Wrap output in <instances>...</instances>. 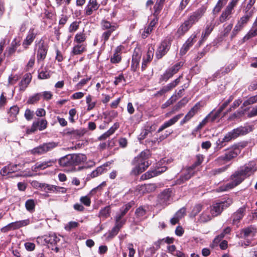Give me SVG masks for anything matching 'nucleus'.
I'll list each match as a JSON object with an SVG mask.
<instances>
[{"label": "nucleus", "instance_id": "nucleus-22", "mask_svg": "<svg viewBox=\"0 0 257 257\" xmlns=\"http://www.w3.org/2000/svg\"><path fill=\"white\" fill-rule=\"evenodd\" d=\"M171 192L170 189H166L161 193L159 195V201L161 204L167 205L171 202Z\"/></svg>", "mask_w": 257, "mask_h": 257}, {"label": "nucleus", "instance_id": "nucleus-63", "mask_svg": "<svg viewBox=\"0 0 257 257\" xmlns=\"http://www.w3.org/2000/svg\"><path fill=\"white\" fill-rule=\"evenodd\" d=\"M153 57V54L151 52H148L147 54V57L146 59H144L142 64V70L145 69L147 67V64L149 62Z\"/></svg>", "mask_w": 257, "mask_h": 257}, {"label": "nucleus", "instance_id": "nucleus-51", "mask_svg": "<svg viewBox=\"0 0 257 257\" xmlns=\"http://www.w3.org/2000/svg\"><path fill=\"white\" fill-rule=\"evenodd\" d=\"M241 233L242 235V237L245 238L249 236H254V232L253 231V229L249 227L242 229Z\"/></svg>", "mask_w": 257, "mask_h": 257}, {"label": "nucleus", "instance_id": "nucleus-18", "mask_svg": "<svg viewBox=\"0 0 257 257\" xmlns=\"http://www.w3.org/2000/svg\"><path fill=\"white\" fill-rule=\"evenodd\" d=\"M246 207L243 206L239 208L231 215L232 224L237 225L245 214Z\"/></svg>", "mask_w": 257, "mask_h": 257}, {"label": "nucleus", "instance_id": "nucleus-20", "mask_svg": "<svg viewBox=\"0 0 257 257\" xmlns=\"http://www.w3.org/2000/svg\"><path fill=\"white\" fill-rule=\"evenodd\" d=\"M99 6L100 5L97 3V0H89L85 7L84 14L87 16L91 15L94 12L98 9Z\"/></svg>", "mask_w": 257, "mask_h": 257}, {"label": "nucleus", "instance_id": "nucleus-44", "mask_svg": "<svg viewBox=\"0 0 257 257\" xmlns=\"http://www.w3.org/2000/svg\"><path fill=\"white\" fill-rule=\"evenodd\" d=\"M41 97L42 94L41 93H37L34 94V95L30 96L29 97L27 101V103L30 104H35L39 101Z\"/></svg>", "mask_w": 257, "mask_h": 257}, {"label": "nucleus", "instance_id": "nucleus-15", "mask_svg": "<svg viewBox=\"0 0 257 257\" xmlns=\"http://www.w3.org/2000/svg\"><path fill=\"white\" fill-rule=\"evenodd\" d=\"M236 6L231 3H229L225 9L222 12L219 16V21L221 23H224L229 20L233 14L234 8Z\"/></svg>", "mask_w": 257, "mask_h": 257}, {"label": "nucleus", "instance_id": "nucleus-54", "mask_svg": "<svg viewBox=\"0 0 257 257\" xmlns=\"http://www.w3.org/2000/svg\"><path fill=\"white\" fill-rule=\"evenodd\" d=\"M204 157L203 155L198 154L196 156V161L191 166L194 169L196 170V167L199 166L203 161Z\"/></svg>", "mask_w": 257, "mask_h": 257}, {"label": "nucleus", "instance_id": "nucleus-42", "mask_svg": "<svg viewBox=\"0 0 257 257\" xmlns=\"http://www.w3.org/2000/svg\"><path fill=\"white\" fill-rule=\"evenodd\" d=\"M226 3L225 0H218L212 11L213 14L217 15L220 12L223 6L226 5Z\"/></svg>", "mask_w": 257, "mask_h": 257}, {"label": "nucleus", "instance_id": "nucleus-5", "mask_svg": "<svg viewBox=\"0 0 257 257\" xmlns=\"http://www.w3.org/2000/svg\"><path fill=\"white\" fill-rule=\"evenodd\" d=\"M232 202V199L228 198L224 201L213 204L210 206V208H209L210 214H212L213 217L219 215L224 208L229 207Z\"/></svg>", "mask_w": 257, "mask_h": 257}, {"label": "nucleus", "instance_id": "nucleus-61", "mask_svg": "<svg viewBox=\"0 0 257 257\" xmlns=\"http://www.w3.org/2000/svg\"><path fill=\"white\" fill-rule=\"evenodd\" d=\"M135 214L137 217L142 218L145 216L146 214V210L143 206H140L136 210Z\"/></svg>", "mask_w": 257, "mask_h": 257}, {"label": "nucleus", "instance_id": "nucleus-30", "mask_svg": "<svg viewBox=\"0 0 257 257\" xmlns=\"http://www.w3.org/2000/svg\"><path fill=\"white\" fill-rule=\"evenodd\" d=\"M214 28V25L213 22H210L206 25L204 30L202 33L201 40L200 41V43H202V41H204L211 34Z\"/></svg>", "mask_w": 257, "mask_h": 257}, {"label": "nucleus", "instance_id": "nucleus-13", "mask_svg": "<svg viewBox=\"0 0 257 257\" xmlns=\"http://www.w3.org/2000/svg\"><path fill=\"white\" fill-rule=\"evenodd\" d=\"M239 170L246 178L253 174L257 170V166L254 162L251 161L241 167Z\"/></svg>", "mask_w": 257, "mask_h": 257}, {"label": "nucleus", "instance_id": "nucleus-23", "mask_svg": "<svg viewBox=\"0 0 257 257\" xmlns=\"http://www.w3.org/2000/svg\"><path fill=\"white\" fill-rule=\"evenodd\" d=\"M37 35V33L34 28H31L28 31L26 38L23 42V46L26 49L31 45Z\"/></svg>", "mask_w": 257, "mask_h": 257}, {"label": "nucleus", "instance_id": "nucleus-45", "mask_svg": "<svg viewBox=\"0 0 257 257\" xmlns=\"http://www.w3.org/2000/svg\"><path fill=\"white\" fill-rule=\"evenodd\" d=\"M86 39L85 34L83 32H79L76 34L74 38V42L77 44L83 43Z\"/></svg>", "mask_w": 257, "mask_h": 257}, {"label": "nucleus", "instance_id": "nucleus-31", "mask_svg": "<svg viewBox=\"0 0 257 257\" xmlns=\"http://www.w3.org/2000/svg\"><path fill=\"white\" fill-rule=\"evenodd\" d=\"M119 127V124L118 122H115L113 125L105 133L102 134L98 138L99 140H105L106 138L109 137L110 135H112L116 130H117Z\"/></svg>", "mask_w": 257, "mask_h": 257}, {"label": "nucleus", "instance_id": "nucleus-58", "mask_svg": "<svg viewBox=\"0 0 257 257\" xmlns=\"http://www.w3.org/2000/svg\"><path fill=\"white\" fill-rule=\"evenodd\" d=\"M102 27L103 29H108V30H112V32L115 30L117 26L115 25H111L108 21H103L102 22Z\"/></svg>", "mask_w": 257, "mask_h": 257}, {"label": "nucleus", "instance_id": "nucleus-48", "mask_svg": "<svg viewBox=\"0 0 257 257\" xmlns=\"http://www.w3.org/2000/svg\"><path fill=\"white\" fill-rule=\"evenodd\" d=\"M51 71L44 69L41 71H39L38 78L41 79H48L51 76Z\"/></svg>", "mask_w": 257, "mask_h": 257}, {"label": "nucleus", "instance_id": "nucleus-62", "mask_svg": "<svg viewBox=\"0 0 257 257\" xmlns=\"http://www.w3.org/2000/svg\"><path fill=\"white\" fill-rule=\"evenodd\" d=\"M103 171L104 168L102 166H100L97 167L95 170L92 171L90 174V176L91 178H94L101 174L103 172Z\"/></svg>", "mask_w": 257, "mask_h": 257}, {"label": "nucleus", "instance_id": "nucleus-19", "mask_svg": "<svg viewBox=\"0 0 257 257\" xmlns=\"http://www.w3.org/2000/svg\"><path fill=\"white\" fill-rule=\"evenodd\" d=\"M182 75L176 78L175 80L163 87L159 91L155 94V96H162L175 87L180 82Z\"/></svg>", "mask_w": 257, "mask_h": 257}, {"label": "nucleus", "instance_id": "nucleus-12", "mask_svg": "<svg viewBox=\"0 0 257 257\" xmlns=\"http://www.w3.org/2000/svg\"><path fill=\"white\" fill-rule=\"evenodd\" d=\"M60 236H57L55 233H51L49 235L38 237L37 240L39 243L43 244H50L52 245H55L60 240Z\"/></svg>", "mask_w": 257, "mask_h": 257}, {"label": "nucleus", "instance_id": "nucleus-60", "mask_svg": "<svg viewBox=\"0 0 257 257\" xmlns=\"http://www.w3.org/2000/svg\"><path fill=\"white\" fill-rule=\"evenodd\" d=\"M20 79V76L18 74L9 76L8 78V85H13L15 84Z\"/></svg>", "mask_w": 257, "mask_h": 257}, {"label": "nucleus", "instance_id": "nucleus-4", "mask_svg": "<svg viewBox=\"0 0 257 257\" xmlns=\"http://www.w3.org/2000/svg\"><path fill=\"white\" fill-rule=\"evenodd\" d=\"M59 163L61 166L65 168V170L67 172L79 171L86 168L85 166L74 167L71 154L60 158Z\"/></svg>", "mask_w": 257, "mask_h": 257}, {"label": "nucleus", "instance_id": "nucleus-25", "mask_svg": "<svg viewBox=\"0 0 257 257\" xmlns=\"http://www.w3.org/2000/svg\"><path fill=\"white\" fill-rule=\"evenodd\" d=\"M200 108V102H197L187 113L184 118L180 121V124L183 125L188 122L199 110Z\"/></svg>", "mask_w": 257, "mask_h": 257}, {"label": "nucleus", "instance_id": "nucleus-59", "mask_svg": "<svg viewBox=\"0 0 257 257\" xmlns=\"http://www.w3.org/2000/svg\"><path fill=\"white\" fill-rule=\"evenodd\" d=\"M174 75L169 69L166 70L165 72L161 76L160 81L166 82L169 78H171Z\"/></svg>", "mask_w": 257, "mask_h": 257}, {"label": "nucleus", "instance_id": "nucleus-2", "mask_svg": "<svg viewBox=\"0 0 257 257\" xmlns=\"http://www.w3.org/2000/svg\"><path fill=\"white\" fill-rule=\"evenodd\" d=\"M251 131V128L250 126H240L233 129L231 132L228 133L222 139H218L216 144L220 148L223 147L225 144L224 143L228 142L232 139H234L240 135H244Z\"/></svg>", "mask_w": 257, "mask_h": 257}, {"label": "nucleus", "instance_id": "nucleus-9", "mask_svg": "<svg viewBox=\"0 0 257 257\" xmlns=\"http://www.w3.org/2000/svg\"><path fill=\"white\" fill-rule=\"evenodd\" d=\"M171 44V37H167L161 43L158 47L156 56L158 59L162 58L169 50Z\"/></svg>", "mask_w": 257, "mask_h": 257}, {"label": "nucleus", "instance_id": "nucleus-47", "mask_svg": "<svg viewBox=\"0 0 257 257\" xmlns=\"http://www.w3.org/2000/svg\"><path fill=\"white\" fill-rule=\"evenodd\" d=\"M229 161L224 154L217 158L214 161V163L216 166H221L226 164Z\"/></svg>", "mask_w": 257, "mask_h": 257}, {"label": "nucleus", "instance_id": "nucleus-57", "mask_svg": "<svg viewBox=\"0 0 257 257\" xmlns=\"http://www.w3.org/2000/svg\"><path fill=\"white\" fill-rule=\"evenodd\" d=\"M86 102L87 104V110L88 111L92 110L95 106L96 102L92 101V97L90 95H88L86 96Z\"/></svg>", "mask_w": 257, "mask_h": 257}, {"label": "nucleus", "instance_id": "nucleus-40", "mask_svg": "<svg viewBox=\"0 0 257 257\" xmlns=\"http://www.w3.org/2000/svg\"><path fill=\"white\" fill-rule=\"evenodd\" d=\"M139 188L140 190L143 191V193H149L155 191L156 188V186L154 184H145L140 186Z\"/></svg>", "mask_w": 257, "mask_h": 257}, {"label": "nucleus", "instance_id": "nucleus-34", "mask_svg": "<svg viewBox=\"0 0 257 257\" xmlns=\"http://www.w3.org/2000/svg\"><path fill=\"white\" fill-rule=\"evenodd\" d=\"M213 216L210 214V210L207 208L204 210L200 215L199 221L202 222H206L212 219Z\"/></svg>", "mask_w": 257, "mask_h": 257}, {"label": "nucleus", "instance_id": "nucleus-46", "mask_svg": "<svg viewBox=\"0 0 257 257\" xmlns=\"http://www.w3.org/2000/svg\"><path fill=\"white\" fill-rule=\"evenodd\" d=\"M35 202L33 199H29L25 202V207L26 209L30 212H33L35 210Z\"/></svg>", "mask_w": 257, "mask_h": 257}, {"label": "nucleus", "instance_id": "nucleus-1", "mask_svg": "<svg viewBox=\"0 0 257 257\" xmlns=\"http://www.w3.org/2000/svg\"><path fill=\"white\" fill-rule=\"evenodd\" d=\"M150 156L149 150L142 152L133 160L135 167L132 171V174L137 175L145 171L150 165L148 159Z\"/></svg>", "mask_w": 257, "mask_h": 257}, {"label": "nucleus", "instance_id": "nucleus-6", "mask_svg": "<svg viewBox=\"0 0 257 257\" xmlns=\"http://www.w3.org/2000/svg\"><path fill=\"white\" fill-rule=\"evenodd\" d=\"M250 13H247L241 17L237 22L231 34V38L232 39L245 26L251 17Z\"/></svg>", "mask_w": 257, "mask_h": 257}, {"label": "nucleus", "instance_id": "nucleus-27", "mask_svg": "<svg viewBox=\"0 0 257 257\" xmlns=\"http://www.w3.org/2000/svg\"><path fill=\"white\" fill-rule=\"evenodd\" d=\"M32 75L31 73L25 74L23 79L19 83V89L21 91H24L28 86L29 84L32 80Z\"/></svg>", "mask_w": 257, "mask_h": 257}, {"label": "nucleus", "instance_id": "nucleus-36", "mask_svg": "<svg viewBox=\"0 0 257 257\" xmlns=\"http://www.w3.org/2000/svg\"><path fill=\"white\" fill-rule=\"evenodd\" d=\"M17 167V165L5 166L1 170L0 173L2 176H7L9 174L16 171Z\"/></svg>", "mask_w": 257, "mask_h": 257}, {"label": "nucleus", "instance_id": "nucleus-56", "mask_svg": "<svg viewBox=\"0 0 257 257\" xmlns=\"http://www.w3.org/2000/svg\"><path fill=\"white\" fill-rule=\"evenodd\" d=\"M110 207L109 206H106L104 207L103 209H101L99 212V216L101 217H103L104 218H107L110 215Z\"/></svg>", "mask_w": 257, "mask_h": 257}, {"label": "nucleus", "instance_id": "nucleus-32", "mask_svg": "<svg viewBox=\"0 0 257 257\" xmlns=\"http://www.w3.org/2000/svg\"><path fill=\"white\" fill-rule=\"evenodd\" d=\"M43 187L44 189L46 192H61L62 193L66 192V189L64 187H58L55 185H49V184H44L43 185Z\"/></svg>", "mask_w": 257, "mask_h": 257}, {"label": "nucleus", "instance_id": "nucleus-55", "mask_svg": "<svg viewBox=\"0 0 257 257\" xmlns=\"http://www.w3.org/2000/svg\"><path fill=\"white\" fill-rule=\"evenodd\" d=\"M184 63L182 61L179 62L169 68L173 75L177 73L179 69L183 66Z\"/></svg>", "mask_w": 257, "mask_h": 257}, {"label": "nucleus", "instance_id": "nucleus-26", "mask_svg": "<svg viewBox=\"0 0 257 257\" xmlns=\"http://www.w3.org/2000/svg\"><path fill=\"white\" fill-rule=\"evenodd\" d=\"M183 113L179 114L178 115H175V116L170 119L168 121H165L162 125L160 126L157 132L160 133L164 129L173 125L176 122H177L180 119V118L183 116Z\"/></svg>", "mask_w": 257, "mask_h": 257}, {"label": "nucleus", "instance_id": "nucleus-11", "mask_svg": "<svg viewBox=\"0 0 257 257\" xmlns=\"http://www.w3.org/2000/svg\"><path fill=\"white\" fill-rule=\"evenodd\" d=\"M133 204V203L129 202L125 204L120 209L119 211L116 213L114 217L115 223L122 226L125 224L126 219H123V217L132 207Z\"/></svg>", "mask_w": 257, "mask_h": 257}, {"label": "nucleus", "instance_id": "nucleus-38", "mask_svg": "<svg viewBox=\"0 0 257 257\" xmlns=\"http://www.w3.org/2000/svg\"><path fill=\"white\" fill-rule=\"evenodd\" d=\"M257 35V25L253 23L252 27L248 33L243 37L244 41L248 40L251 37H255Z\"/></svg>", "mask_w": 257, "mask_h": 257}, {"label": "nucleus", "instance_id": "nucleus-33", "mask_svg": "<svg viewBox=\"0 0 257 257\" xmlns=\"http://www.w3.org/2000/svg\"><path fill=\"white\" fill-rule=\"evenodd\" d=\"M86 45L82 44H77L75 45L71 51V54L74 55H80L83 52L86 51Z\"/></svg>", "mask_w": 257, "mask_h": 257}, {"label": "nucleus", "instance_id": "nucleus-64", "mask_svg": "<svg viewBox=\"0 0 257 257\" xmlns=\"http://www.w3.org/2000/svg\"><path fill=\"white\" fill-rule=\"evenodd\" d=\"M257 102V95L251 96L249 97L246 100H245L243 105L246 106L248 105L252 104Z\"/></svg>", "mask_w": 257, "mask_h": 257}, {"label": "nucleus", "instance_id": "nucleus-29", "mask_svg": "<svg viewBox=\"0 0 257 257\" xmlns=\"http://www.w3.org/2000/svg\"><path fill=\"white\" fill-rule=\"evenodd\" d=\"M192 27V26L189 23V22L187 20L185 21L178 29L176 35L178 37H181L184 35Z\"/></svg>", "mask_w": 257, "mask_h": 257}, {"label": "nucleus", "instance_id": "nucleus-41", "mask_svg": "<svg viewBox=\"0 0 257 257\" xmlns=\"http://www.w3.org/2000/svg\"><path fill=\"white\" fill-rule=\"evenodd\" d=\"M141 59V55L136 52H134L132 56V67L135 71L138 67Z\"/></svg>", "mask_w": 257, "mask_h": 257}, {"label": "nucleus", "instance_id": "nucleus-50", "mask_svg": "<svg viewBox=\"0 0 257 257\" xmlns=\"http://www.w3.org/2000/svg\"><path fill=\"white\" fill-rule=\"evenodd\" d=\"M19 45V43L16 42V40L12 41L11 45L8 49V54L9 56L12 55L16 51L17 47Z\"/></svg>", "mask_w": 257, "mask_h": 257}, {"label": "nucleus", "instance_id": "nucleus-37", "mask_svg": "<svg viewBox=\"0 0 257 257\" xmlns=\"http://www.w3.org/2000/svg\"><path fill=\"white\" fill-rule=\"evenodd\" d=\"M154 130L155 127L153 125L147 126L144 130H142L139 136V139L140 141L144 140L149 134H151V132Z\"/></svg>", "mask_w": 257, "mask_h": 257}, {"label": "nucleus", "instance_id": "nucleus-10", "mask_svg": "<svg viewBox=\"0 0 257 257\" xmlns=\"http://www.w3.org/2000/svg\"><path fill=\"white\" fill-rule=\"evenodd\" d=\"M196 170L192 166L183 169L179 175V178L176 180V184L180 185L185 181L190 179L193 176Z\"/></svg>", "mask_w": 257, "mask_h": 257}, {"label": "nucleus", "instance_id": "nucleus-24", "mask_svg": "<svg viewBox=\"0 0 257 257\" xmlns=\"http://www.w3.org/2000/svg\"><path fill=\"white\" fill-rule=\"evenodd\" d=\"M243 148V146L240 145H235L228 150V151L224 154L227 159L230 161L232 159L236 157V156L240 153V150L239 148Z\"/></svg>", "mask_w": 257, "mask_h": 257}, {"label": "nucleus", "instance_id": "nucleus-14", "mask_svg": "<svg viewBox=\"0 0 257 257\" xmlns=\"http://www.w3.org/2000/svg\"><path fill=\"white\" fill-rule=\"evenodd\" d=\"M48 45L43 40H40L37 45V58L38 62L43 61L47 55Z\"/></svg>", "mask_w": 257, "mask_h": 257}, {"label": "nucleus", "instance_id": "nucleus-21", "mask_svg": "<svg viewBox=\"0 0 257 257\" xmlns=\"http://www.w3.org/2000/svg\"><path fill=\"white\" fill-rule=\"evenodd\" d=\"M197 34H192L187 40L180 49V54L185 55L196 41Z\"/></svg>", "mask_w": 257, "mask_h": 257}, {"label": "nucleus", "instance_id": "nucleus-7", "mask_svg": "<svg viewBox=\"0 0 257 257\" xmlns=\"http://www.w3.org/2000/svg\"><path fill=\"white\" fill-rule=\"evenodd\" d=\"M58 146V143L54 142L44 143L31 150L33 155H42L52 150Z\"/></svg>", "mask_w": 257, "mask_h": 257}, {"label": "nucleus", "instance_id": "nucleus-52", "mask_svg": "<svg viewBox=\"0 0 257 257\" xmlns=\"http://www.w3.org/2000/svg\"><path fill=\"white\" fill-rule=\"evenodd\" d=\"M229 165H226L221 168L215 169L210 172V175H216L225 172L229 167Z\"/></svg>", "mask_w": 257, "mask_h": 257}, {"label": "nucleus", "instance_id": "nucleus-8", "mask_svg": "<svg viewBox=\"0 0 257 257\" xmlns=\"http://www.w3.org/2000/svg\"><path fill=\"white\" fill-rule=\"evenodd\" d=\"M73 165L74 166L77 167L76 166H86V168L88 167H91L95 165V163L92 161H89L87 162L86 165H83V163L86 162L87 160V157L86 155L82 154H71Z\"/></svg>", "mask_w": 257, "mask_h": 257}, {"label": "nucleus", "instance_id": "nucleus-17", "mask_svg": "<svg viewBox=\"0 0 257 257\" xmlns=\"http://www.w3.org/2000/svg\"><path fill=\"white\" fill-rule=\"evenodd\" d=\"M206 12V9L204 7H201L194 12L192 13L186 20L189 23L193 26L197 23L201 18L204 15Z\"/></svg>", "mask_w": 257, "mask_h": 257}, {"label": "nucleus", "instance_id": "nucleus-43", "mask_svg": "<svg viewBox=\"0 0 257 257\" xmlns=\"http://www.w3.org/2000/svg\"><path fill=\"white\" fill-rule=\"evenodd\" d=\"M156 23L157 21L155 20H153L150 22L148 27L147 28H145L144 33L142 34V37L143 38H145L147 37H148V35H149L150 33L152 32Z\"/></svg>", "mask_w": 257, "mask_h": 257}, {"label": "nucleus", "instance_id": "nucleus-53", "mask_svg": "<svg viewBox=\"0 0 257 257\" xmlns=\"http://www.w3.org/2000/svg\"><path fill=\"white\" fill-rule=\"evenodd\" d=\"M34 122L36 124L38 129L40 131H43L47 127V121L46 119H42Z\"/></svg>", "mask_w": 257, "mask_h": 257}, {"label": "nucleus", "instance_id": "nucleus-28", "mask_svg": "<svg viewBox=\"0 0 257 257\" xmlns=\"http://www.w3.org/2000/svg\"><path fill=\"white\" fill-rule=\"evenodd\" d=\"M19 107L17 105L12 106L8 111V122L11 123L17 120V115L19 112Z\"/></svg>", "mask_w": 257, "mask_h": 257}, {"label": "nucleus", "instance_id": "nucleus-39", "mask_svg": "<svg viewBox=\"0 0 257 257\" xmlns=\"http://www.w3.org/2000/svg\"><path fill=\"white\" fill-rule=\"evenodd\" d=\"M55 163L53 160H49L42 163H37L35 165V169L44 170L47 167L52 166Z\"/></svg>", "mask_w": 257, "mask_h": 257}, {"label": "nucleus", "instance_id": "nucleus-3", "mask_svg": "<svg viewBox=\"0 0 257 257\" xmlns=\"http://www.w3.org/2000/svg\"><path fill=\"white\" fill-rule=\"evenodd\" d=\"M245 179L243 174L238 169L231 176V182L220 186L217 189V190L218 192L229 190L240 184Z\"/></svg>", "mask_w": 257, "mask_h": 257}, {"label": "nucleus", "instance_id": "nucleus-16", "mask_svg": "<svg viewBox=\"0 0 257 257\" xmlns=\"http://www.w3.org/2000/svg\"><path fill=\"white\" fill-rule=\"evenodd\" d=\"M167 167L165 166L160 167V164L159 163L156 164L155 169L150 170L142 176L144 179H149L152 177L159 175L161 173L165 172Z\"/></svg>", "mask_w": 257, "mask_h": 257}, {"label": "nucleus", "instance_id": "nucleus-35", "mask_svg": "<svg viewBox=\"0 0 257 257\" xmlns=\"http://www.w3.org/2000/svg\"><path fill=\"white\" fill-rule=\"evenodd\" d=\"M21 228L19 221L10 223L6 226L1 228V231L4 232L11 230H15Z\"/></svg>", "mask_w": 257, "mask_h": 257}, {"label": "nucleus", "instance_id": "nucleus-49", "mask_svg": "<svg viewBox=\"0 0 257 257\" xmlns=\"http://www.w3.org/2000/svg\"><path fill=\"white\" fill-rule=\"evenodd\" d=\"M177 100V96L176 94H173L166 102L163 104L161 106L162 109H165L170 105L173 104Z\"/></svg>", "mask_w": 257, "mask_h": 257}]
</instances>
